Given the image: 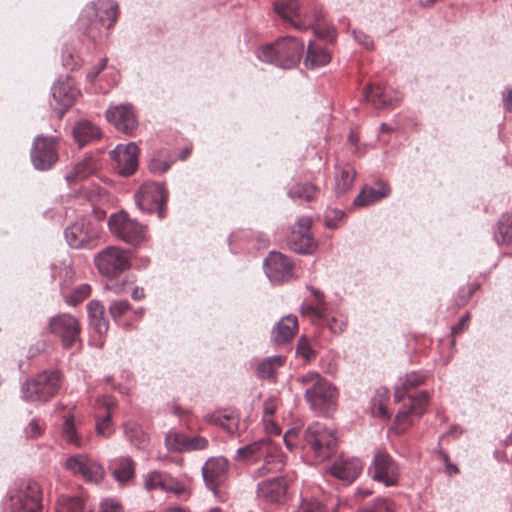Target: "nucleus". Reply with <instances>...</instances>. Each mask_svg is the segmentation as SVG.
I'll use <instances>...</instances> for the list:
<instances>
[{
    "mask_svg": "<svg viewBox=\"0 0 512 512\" xmlns=\"http://www.w3.org/2000/svg\"><path fill=\"white\" fill-rule=\"evenodd\" d=\"M119 6L108 0L102 3L101 11L94 2L87 4L79 17V27L91 40L97 41L107 37L119 17Z\"/></svg>",
    "mask_w": 512,
    "mask_h": 512,
    "instance_id": "nucleus-1",
    "label": "nucleus"
},
{
    "mask_svg": "<svg viewBox=\"0 0 512 512\" xmlns=\"http://www.w3.org/2000/svg\"><path fill=\"white\" fill-rule=\"evenodd\" d=\"M84 501L78 496L61 495L56 504V512H83Z\"/></svg>",
    "mask_w": 512,
    "mask_h": 512,
    "instance_id": "nucleus-43",
    "label": "nucleus"
},
{
    "mask_svg": "<svg viewBox=\"0 0 512 512\" xmlns=\"http://www.w3.org/2000/svg\"><path fill=\"white\" fill-rule=\"evenodd\" d=\"M305 441L318 461L330 457L337 446L335 432L319 422L312 423L307 427Z\"/></svg>",
    "mask_w": 512,
    "mask_h": 512,
    "instance_id": "nucleus-7",
    "label": "nucleus"
},
{
    "mask_svg": "<svg viewBox=\"0 0 512 512\" xmlns=\"http://www.w3.org/2000/svg\"><path fill=\"white\" fill-rule=\"evenodd\" d=\"M358 512H395L394 504L389 499H377Z\"/></svg>",
    "mask_w": 512,
    "mask_h": 512,
    "instance_id": "nucleus-50",
    "label": "nucleus"
},
{
    "mask_svg": "<svg viewBox=\"0 0 512 512\" xmlns=\"http://www.w3.org/2000/svg\"><path fill=\"white\" fill-rule=\"evenodd\" d=\"M314 33L325 40L333 41L335 39V30L333 27L317 22L313 25Z\"/></svg>",
    "mask_w": 512,
    "mask_h": 512,
    "instance_id": "nucleus-52",
    "label": "nucleus"
},
{
    "mask_svg": "<svg viewBox=\"0 0 512 512\" xmlns=\"http://www.w3.org/2000/svg\"><path fill=\"white\" fill-rule=\"evenodd\" d=\"M311 220L302 217L293 226L287 238V244L293 251L300 254H310L316 248V243L310 232Z\"/></svg>",
    "mask_w": 512,
    "mask_h": 512,
    "instance_id": "nucleus-17",
    "label": "nucleus"
},
{
    "mask_svg": "<svg viewBox=\"0 0 512 512\" xmlns=\"http://www.w3.org/2000/svg\"><path fill=\"white\" fill-rule=\"evenodd\" d=\"M503 104L506 111L512 112V87H507L503 92Z\"/></svg>",
    "mask_w": 512,
    "mask_h": 512,
    "instance_id": "nucleus-63",
    "label": "nucleus"
},
{
    "mask_svg": "<svg viewBox=\"0 0 512 512\" xmlns=\"http://www.w3.org/2000/svg\"><path fill=\"white\" fill-rule=\"evenodd\" d=\"M209 423L220 426L224 431L230 435L238 432L240 416L236 410L225 408L217 410L206 416Z\"/></svg>",
    "mask_w": 512,
    "mask_h": 512,
    "instance_id": "nucleus-27",
    "label": "nucleus"
},
{
    "mask_svg": "<svg viewBox=\"0 0 512 512\" xmlns=\"http://www.w3.org/2000/svg\"><path fill=\"white\" fill-rule=\"evenodd\" d=\"M64 298L68 305L76 306L83 302L91 294V287L89 284H81L77 286L70 294L63 291Z\"/></svg>",
    "mask_w": 512,
    "mask_h": 512,
    "instance_id": "nucleus-48",
    "label": "nucleus"
},
{
    "mask_svg": "<svg viewBox=\"0 0 512 512\" xmlns=\"http://www.w3.org/2000/svg\"><path fill=\"white\" fill-rule=\"evenodd\" d=\"M369 472L373 480L385 486H396L400 479V468L385 450L376 451Z\"/></svg>",
    "mask_w": 512,
    "mask_h": 512,
    "instance_id": "nucleus-11",
    "label": "nucleus"
},
{
    "mask_svg": "<svg viewBox=\"0 0 512 512\" xmlns=\"http://www.w3.org/2000/svg\"><path fill=\"white\" fill-rule=\"evenodd\" d=\"M106 119L117 130L126 134H131L137 126L135 114L128 105H118L109 108L106 111Z\"/></svg>",
    "mask_w": 512,
    "mask_h": 512,
    "instance_id": "nucleus-23",
    "label": "nucleus"
},
{
    "mask_svg": "<svg viewBox=\"0 0 512 512\" xmlns=\"http://www.w3.org/2000/svg\"><path fill=\"white\" fill-rule=\"evenodd\" d=\"M125 433L131 443L139 448L145 447L149 441L148 435L135 423L127 424L125 426Z\"/></svg>",
    "mask_w": 512,
    "mask_h": 512,
    "instance_id": "nucleus-47",
    "label": "nucleus"
},
{
    "mask_svg": "<svg viewBox=\"0 0 512 512\" xmlns=\"http://www.w3.org/2000/svg\"><path fill=\"white\" fill-rule=\"evenodd\" d=\"M275 12L287 23L297 29H306L310 22L302 20L301 10L297 0H283L274 4Z\"/></svg>",
    "mask_w": 512,
    "mask_h": 512,
    "instance_id": "nucleus-25",
    "label": "nucleus"
},
{
    "mask_svg": "<svg viewBox=\"0 0 512 512\" xmlns=\"http://www.w3.org/2000/svg\"><path fill=\"white\" fill-rule=\"evenodd\" d=\"M149 168L153 172L164 173L169 169V165L166 162L152 160L149 164Z\"/></svg>",
    "mask_w": 512,
    "mask_h": 512,
    "instance_id": "nucleus-62",
    "label": "nucleus"
},
{
    "mask_svg": "<svg viewBox=\"0 0 512 512\" xmlns=\"http://www.w3.org/2000/svg\"><path fill=\"white\" fill-rule=\"evenodd\" d=\"M73 136L79 146H84L90 141L100 137L99 129L91 122L83 120L76 124L73 129Z\"/></svg>",
    "mask_w": 512,
    "mask_h": 512,
    "instance_id": "nucleus-37",
    "label": "nucleus"
},
{
    "mask_svg": "<svg viewBox=\"0 0 512 512\" xmlns=\"http://www.w3.org/2000/svg\"><path fill=\"white\" fill-rule=\"evenodd\" d=\"M112 474L114 478L124 484L131 481L135 475V463L129 457H120L112 461Z\"/></svg>",
    "mask_w": 512,
    "mask_h": 512,
    "instance_id": "nucleus-36",
    "label": "nucleus"
},
{
    "mask_svg": "<svg viewBox=\"0 0 512 512\" xmlns=\"http://www.w3.org/2000/svg\"><path fill=\"white\" fill-rule=\"evenodd\" d=\"M286 483L282 478L276 477L264 480L258 484L257 495L269 502H281L286 494Z\"/></svg>",
    "mask_w": 512,
    "mask_h": 512,
    "instance_id": "nucleus-28",
    "label": "nucleus"
},
{
    "mask_svg": "<svg viewBox=\"0 0 512 512\" xmlns=\"http://www.w3.org/2000/svg\"><path fill=\"white\" fill-rule=\"evenodd\" d=\"M297 351L299 354H301L304 358L310 359L313 355V351L310 349L308 345V341L306 338L302 337L297 345Z\"/></svg>",
    "mask_w": 512,
    "mask_h": 512,
    "instance_id": "nucleus-58",
    "label": "nucleus"
},
{
    "mask_svg": "<svg viewBox=\"0 0 512 512\" xmlns=\"http://www.w3.org/2000/svg\"><path fill=\"white\" fill-rule=\"evenodd\" d=\"M266 273L273 281L284 282L293 275V263L280 252H270L265 260Z\"/></svg>",
    "mask_w": 512,
    "mask_h": 512,
    "instance_id": "nucleus-21",
    "label": "nucleus"
},
{
    "mask_svg": "<svg viewBox=\"0 0 512 512\" xmlns=\"http://www.w3.org/2000/svg\"><path fill=\"white\" fill-rule=\"evenodd\" d=\"M331 60L330 53L313 43L308 45L305 65L310 68L321 67L328 64Z\"/></svg>",
    "mask_w": 512,
    "mask_h": 512,
    "instance_id": "nucleus-40",
    "label": "nucleus"
},
{
    "mask_svg": "<svg viewBox=\"0 0 512 512\" xmlns=\"http://www.w3.org/2000/svg\"><path fill=\"white\" fill-rule=\"evenodd\" d=\"M389 401V392L386 388L377 390L376 396L373 399L371 412L375 417L387 419L390 413L387 410V403Z\"/></svg>",
    "mask_w": 512,
    "mask_h": 512,
    "instance_id": "nucleus-41",
    "label": "nucleus"
},
{
    "mask_svg": "<svg viewBox=\"0 0 512 512\" xmlns=\"http://www.w3.org/2000/svg\"><path fill=\"white\" fill-rule=\"evenodd\" d=\"M105 66L106 59H102L101 62L87 74L88 80L93 82L95 78L100 74V72L105 68Z\"/></svg>",
    "mask_w": 512,
    "mask_h": 512,
    "instance_id": "nucleus-64",
    "label": "nucleus"
},
{
    "mask_svg": "<svg viewBox=\"0 0 512 512\" xmlns=\"http://www.w3.org/2000/svg\"><path fill=\"white\" fill-rule=\"evenodd\" d=\"M62 381L59 370L43 371L23 384V398L31 402H46L58 393Z\"/></svg>",
    "mask_w": 512,
    "mask_h": 512,
    "instance_id": "nucleus-6",
    "label": "nucleus"
},
{
    "mask_svg": "<svg viewBox=\"0 0 512 512\" xmlns=\"http://www.w3.org/2000/svg\"><path fill=\"white\" fill-rule=\"evenodd\" d=\"M318 188L310 183L295 184L289 191V196L293 199H301L307 202L314 200Z\"/></svg>",
    "mask_w": 512,
    "mask_h": 512,
    "instance_id": "nucleus-44",
    "label": "nucleus"
},
{
    "mask_svg": "<svg viewBox=\"0 0 512 512\" xmlns=\"http://www.w3.org/2000/svg\"><path fill=\"white\" fill-rule=\"evenodd\" d=\"M62 435L67 442L77 447L82 446V439L77 434L76 427L74 424V416L72 414H69L64 418Z\"/></svg>",
    "mask_w": 512,
    "mask_h": 512,
    "instance_id": "nucleus-46",
    "label": "nucleus"
},
{
    "mask_svg": "<svg viewBox=\"0 0 512 512\" xmlns=\"http://www.w3.org/2000/svg\"><path fill=\"white\" fill-rule=\"evenodd\" d=\"M90 325L99 334L104 335L109 329V321L105 316V308L98 300H92L87 305Z\"/></svg>",
    "mask_w": 512,
    "mask_h": 512,
    "instance_id": "nucleus-33",
    "label": "nucleus"
},
{
    "mask_svg": "<svg viewBox=\"0 0 512 512\" xmlns=\"http://www.w3.org/2000/svg\"><path fill=\"white\" fill-rule=\"evenodd\" d=\"M469 321H470V315L467 313L460 319V321L457 325L452 327V337H453L452 344L453 345L455 344V337L457 335L461 334L463 331H465L468 328Z\"/></svg>",
    "mask_w": 512,
    "mask_h": 512,
    "instance_id": "nucleus-57",
    "label": "nucleus"
},
{
    "mask_svg": "<svg viewBox=\"0 0 512 512\" xmlns=\"http://www.w3.org/2000/svg\"><path fill=\"white\" fill-rule=\"evenodd\" d=\"M165 446L176 452L204 450L208 447V440L202 436L190 438L183 433L170 431L165 437Z\"/></svg>",
    "mask_w": 512,
    "mask_h": 512,
    "instance_id": "nucleus-22",
    "label": "nucleus"
},
{
    "mask_svg": "<svg viewBox=\"0 0 512 512\" xmlns=\"http://www.w3.org/2000/svg\"><path fill=\"white\" fill-rule=\"evenodd\" d=\"M390 187L384 182L376 183L375 187L365 186L354 200V205L366 207L372 205L390 194Z\"/></svg>",
    "mask_w": 512,
    "mask_h": 512,
    "instance_id": "nucleus-30",
    "label": "nucleus"
},
{
    "mask_svg": "<svg viewBox=\"0 0 512 512\" xmlns=\"http://www.w3.org/2000/svg\"><path fill=\"white\" fill-rule=\"evenodd\" d=\"M354 38L367 49H370L373 46L371 38L361 31H355Z\"/></svg>",
    "mask_w": 512,
    "mask_h": 512,
    "instance_id": "nucleus-59",
    "label": "nucleus"
},
{
    "mask_svg": "<svg viewBox=\"0 0 512 512\" xmlns=\"http://www.w3.org/2000/svg\"><path fill=\"white\" fill-rule=\"evenodd\" d=\"M108 225L113 235L130 245L138 246L146 240L145 227L124 211L111 215Z\"/></svg>",
    "mask_w": 512,
    "mask_h": 512,
    "instance_id": "nucleus-9",
    "label": "nucleus"
},
{
    "mask_svg": "<svg viewBox=\"0 0 512 512\" xmlns=\"http://www.w3.org/2000/svg\"><path fill=\"white\" fill-rule=\"evenodd\" d=\"M58 141L55 137L38 136L31 149V161L38 170H48L58 161Z\"/></svg>",
    "mask_w": 512,
    "mask_h": 512,
    "instance_id": "nucleus-14",
    "label": "nucleus"
},
{
    "mask_svg": "<svg viewBox=\"0 0 512 512\" xmlns=\"http://www.w3.org/2000/svg\"><path fill=\"white\" fill-rule=\"evenodd\" d=\"M312 293L314 299L305 300L301 305L302 317L309 319L317 326L327 327L334 334L343 332L347 325L346 317L339 312L330 311L320 291L312 289Z\"/></svg>",
    "mask_w": 512,
    "mask_h": 512,
    "instance_id": "nucleus-4",
    "label": "nucleus"
},
{
    "mask_svg": "<svg viewBox=\"0 0 512 512\" xmlns=\"http://www.w3.org/2000/svg\"><path fill=\"white\" fill-rule=\"evenodd\" d=\"M495 239L499 244H512V215L503 216L499 220Z\"/></svg>",
    "mask_w": 512,
    "mask_h": 512,
    "instance_id": "nucleus-45",
    "label": "nucleus"
},
{
    "mask_svg": "<svg viewBox=\"0 0 512 512\" xmlns=\"http://www.w3.org/2000/svg\"><path fill=\"white\" fill-rule=\"evenodd\" d=\"M98 169V163L93 157H86L75 164L73 170L66 175L68 183H76L93 175Z\"/></svg>",
    "mask_w": 512,
    "mask_h": 512,
    "instance_id": "nucleus-35",
    "label": "nucleus"
},
{
    "mask_svg": "<svg viewBox=\"0 0 512 512\" xmlns=\"http://www.w3.org/2000/svg\"><path fill=\"white\" fill-rule=\"evenodd\" d=\"M424 380L425 377L417 372H411L400 378L395 388V400L401 401L410 390L422 385Z\"/></svg>",
    "mask_w": 512,
    "mask_h": 512,
    "instance_id": "nucleus-38",
    "label": "nucleus"
},
{
    "mask_svg": "<svg viewBox=\"0 0 512 512\" xmlns=\"http://www.w3.org/2000/svg\"><path fill=\"white\" fill-rule=\"evenodd\" d=\"M280 403L281 401L277 396L267 398L263 403V418L267 419V417H273Z\"/></svg>",
    "mask_w": 512,
    "mask_h": 512,
    "instance_id": "nucleus-53",
    "label": "nucleus"
},
{
    "mask_svg": "<svg viewBox=\"0 0 512 512\" xmlns=\"http://www.w3.org/2000/svg\"><path fill=\"white\" fill-rule=\"evenodd\" d=\"M263 423L265 425V429L270 434H280V428L277 426L276 422L273 420V417H267V419L263 418Z\"/></svg>",
    "mask_w": 512,
    "mask_h": 512,
    "instance_id": "nucleus-61",
    "label": "nucleus"
},
{
    "mask_svg": "<svg viewBox=\"0 0 512 512\" xmlns=\"http://www.w3.org/2000/svg\"><path fill=\"white\" fill-rule=\"evenodd\" d=\"M129 309L130 304L127 300H118L110 304L109 313L115 321H118Z\"/></svg>",
    "mask_w": 512,
    "mask_h": 512,
    "instance_id": "nucleus-51",
    "label": "nucleus"
},
{
    "mask_svg": "<svg viewBox=\"0 0 512 512\" xmlns=\"http://www.w3.org/2000/svg\"><path fill=\"white\" fill-rule=\"evenodd\" d=\"M100 512H123L119 502L113 499H105L100 504Z\"/></svg>",
    "mask_w": 512,
    "mask_h": 512,
    "instance_id": "nucleus-56",
    "label": "nucleus"
},
{
    "mask_svg": "<svg viewBox=\"0 0 512 512\" xmlns=\"http://www.w3.org/2000/svg\"><path fill=\"white\" fill-rule=\"evenodd\" d=\"M166 474L153 471L149 473L144 479V486L147 490L152 491L156 489L163 490L165 485Z\"/></svg>",
    "mask_w": 512,
    "mask_h": 512,
    "instance_id": "nucleus-49",
    "label": "nucleus"
},
{
    "mask_svg": "<svg viewBox=\"0 0 512 512\" xmlns=\"http://www.w3.org/2000/svg\"><path fill=\"white\" fill-rule=\"evenodd\" d=\"M112 158L116 162V169L123 176H130L138 168L139 148L135 143L118 145L112 152Z\"/></svg>",
    "mask_w": 512,
    "mask_h": 512,
    "instance_id": "nucleus-19",
    "label": "nucleus"
},
{
    "mask_svg": "<svg viewBox=\"0 0 512 512\" xmlns=\"http://www.w3.org/2000/svg\"><path fill=\"white\" fill-rule=\"evenodd\" d=\"M79 95V90L75 87L73 80L70 78L57 81L52 87L53 100L57 103V108L62 111L69 109Z\"/></svg>",
    "mask_w": 512,
    "mask_h": 512,
    "instance_id": "nucleus-24",
    "label": "nucleus"
},
{
    "mask_svg": "<svg viewBox=\"0 0 512 512\" xmlns=\"http://www.w3.org/2000/svg\"><path fill=\"white\" fill-rule=\"evenodd\" d=\"M12 506L21 512H40L42 510V492L38 483L29 481L17 489L10 497Z\"/></svg>",
    "mask_w": 512,
    "mask_h": 512,
    "instance_id": "nucleus-15",
    "label": "nucleus"
},
{
    "mask_svg": "<svg viewBox=\"0 0 512 512\" xmlns=\"http://www.w3.org/2000/svg\"><path fill=\"white\" fill-rule=\"evenodd\" d=\"M298 331V320L294 315L283 317L272 331V339L277 345L292 341Z\"/></svg>",
    "mask_w": 512,
    "mask_h": 512,
    "instance_id": "nucleus-31",
    "label": "nucleus"
},
{
    "mask_svg": "<svg viewBox=\"0 0 512 512\" xmlns=\"http://www.w3.org/2000/svg\"><path fill=\"white\" fill-rule=\"evenodd\" d=\"M65 468L74 475L81 476L85 481L98 483L104 478L103 467L83 454L69 457L65 461Z\"/></svg>",
    "mask_w": 512,
    "mask_h": 512,
    "instance_id": "nucleus-16",
    "label": "nucleus"
},
{
    "mask_svg": "<svg viewBox=\"0 0 512 512\" xmlns=\"http://www.w3.org/2000/svg\"><path fill=\"white\" fill-rule=\"evenodd\" d=\"M94 264L101 275L113 279L130 268V255L123 248L109 246L95 255Z\"/></svg>",
    "mask_w": 512,
    "mask_h": 512,
    "instance_id": "nucleus-8",
    "label": "nucleus"
},
{
    "mask_svg": "<svg viewBox=\"0 0 512 512\" xmlns=\"http://www.w3.org/2000/svg\"><path fill=\"white\" fill-rule=\"evenodd\" d=\"M43 431V426L36 419L31 420L25 429L26 436L31 439L38 438L42 435Z\"/></svg>",
    "mask_w": 512,
    "mask_h": 512,
    "instance_id": "nucleus-55",
    "label": "nucleus"
},
{
    "mask_svg": "<svg viewBox=\"0 0 512 512\" xmlns=\"http://www.w3.org/2000/svg\"><path fill=\"white\" fill-rule=\"evenodd\" d=\"M138 207L146 212H157L158 217L166 216L168 191L162 183L146 182L135 195Z\"/></svg>",
    "mask_w": 512,
    "mask_h": 512,
    "instance_id": "nucleus-10",
    "label": "nucleus"
},
{
    "mask_svg": "<svg viewBox=\"0 0 512 512\" xmlns=\"http://www.w3.org/2000/svg\"><path fill=\"white\" fill-rule=\"evenodd\" d=\"M49 330L52 334L60 337L65 349H70L81 342V325L78 319L70 314H61L51 318Z\"/></svg>",
    "mask_w": 512,
    "mask_h": 512,
    "instance_id": "nucleus-12",
    "label": "nucleus"
},
{
    "mask_svg": "<svg viewBox=\"0 0 512 512\" xmlns=\"http://www.w3.org/2000/svg\"><path fill=\"white\" fill-rule=\"evenodd\" d=\"M297 382L306 386L305 398L314 410L328 414L335 409L338 392L320 374L307 372L298 376Z\"/></svg>",
    "mask_w": 512,
    "mask_h": 512,
    "instance_id": "nucleus-2",
    "label": "nucleus"
},
{
    "mask_svg": "<svg viewBox=\"0 0 512 512\" xmlns=\"http://www.w3.org/2000/svg\"><path fill=\"white\" fill-rule=\"evenodd\" d=\"M356 172L348 163L338 164L335 168V193L337 196L345 194L353 186Z\"/></svg>",
    "mask_w": 512,
    "mask_h": 512,
    "instance_id": "nucleus-32",
    "label": "nucleus"
},
{
    "mask_svg": "<svg viewBox=\"0 0 512 512\" xmlns=\"http://www.w3.org/2000/svg\"><path fill=\"white\" fill-rule=\"evenodd\" d=\"M428 400L427 392L410 397L409 408L399 411L395 418L394 429L398 434L404 433L413 424L414 417H420L424 413Z\"/></svg>",
    "mask_w": 512,
    "mask_h": 512,
    "instance_id": "nucleus-18",
    "label": "nucleus"
},
{
    "mask_svg": "<svg viewBox=\"0 0 512 512\" xmlns=\"http://www.w3.org/2000/svg\"><path fill=\"white\" fill-rule=\"evenodd\" d=\"M229 471V462L224 457L209 458L203 468L202 475L207 487L216 492L217 488L226 480Z\"/></svg>",
    "mask_w": 512,
    "mask_h": 512,
    "instance_id": "nucleus-20",
    "label": "nucleus"
},
{
    "mask_svg": "<svg viewBox=\"0 0 512 512\" xmlns=\"http://www.w3.org/2000/svg\"><path fill=\"white\" fill-rule=\"evenodd\" d=\"M115 404L113 401H108L105 403V414L100 417H97L96 422V431L99 436L109 437L113 433V427L111 422V410L114 408Z\"/></svg>",
    "mask_w": 512,
    "mask_h": 512,
    "instance_id": "nucleus-42",
    "label": "nucleus"
},
{
    "mask_svg": "<svg viewBox=\"0 0 512 512\" xmlns=\"http://www.w3.org/2000/svg\"><path fill=\"white\" fill-rule=\"evenodd\" d=\"M304 44L294 37H284L258 49L257 57L281 68L294 67L300 60Z\"/></svg>",
    "mask_w": 512,
    "mask_h": 512,
    "instance_id": "nucleus-5",
    "label": "nucleus"
},
{
    "mask_svg": "<svg viewBox=\"0 0 512 512\" xmlns=\"http://www.w3.org/2000/svg\"><path fill=\"white\" fill-rule=\"evenodd\" d=\"M328 500L332 502V499H328L325 495L319 498L309 490H304L301 504L295 512H329ZM331 504L334 506V503Z\"/></svg>",
    "mask_w": 512,
    "mask_h": 512,
    "instance_id": "nucleus-34",
    "label": "nucleus"
},
{
    "mask_svg": "<svg viewBox=\"0 0 512 512\" xmlns=\"http://www.w3.org/2000/svg\"><path fill=\"white\" fill-rule=\"evenodd\" d=\"M284 365V358L281 356L269 357L261 361L256 372L259 378L276 381L277 370Z\"/></svg>",
    "mask_w": 512,
    "mask_h": 512,
    "instance_id": "nucleus-39",
    "label": "nucleus"
},
{
    "mask_svg": "<svg viewBox=\"0 0 512 512\" xmlns=\"http://www.w3.org/2000/svg\"><path fill=\"white\" fill-rule=\"evenodd\" d=\"M364 95L365 99L378 109L393 106L394 102L401 99L398 94L392 97L390 95V89L380 84L368 86L364 91Z\"/></svg>",
    "mask_w": 512,
    "mask_h": 512,
    "instance_id": "nucleus-29",
    "label": "nucleus"
},
{
    "mask_svg": "<svg viewBox=\"0 0 512 512\" xmlns=\"http://www.w3.org/2000/svg\"><path fill=\"white\" fill-rule=\"evenodd\" d=\"M98 237V226L86 219L76 221L65 230L67 243L75 249L95 247Z\"/></svg>",
    "mask_w": 512,
    "mask_h": 512,
    "instance_id": "nucleus-13",
    "label": "nucleus"
},
{
    "mask_svg": "<svg viewBox=\"0 0 512 512\" xmlns=\"http://www.w3.org/2000/svg\"><path fill=\"white\" fill-rule=\"evenodd\" d=\"M444 463H445V467H446V473L449 475V476H453V475H456L459 473V468L450 462V459L448 457V455L446 453H441L440 454Z\"/></svg>",
    "mask_w": 512,
    "mask_h": 512,
    "instance_id": "nucleus-60",
    "label": "nucleus"
},
{
    "mask_svg": "<svg viewBox=\"0 0 512 512\" xmlns=\"http://www.w3.org/2000/svg\"><path fill=\"white\" fill-rule=\"evenodd\" d=\"M362 468V462L358 458H340L334 462L330 471L334 477L342 481L352 482L359 476Z\"/></svg>",
    "mask_w": 512,
    "mask_h": 512,
    "instance_id": "nucleus-26",
    "label": "nucleus"
},
{
    "mask_svg": "<svg viewBox=\"0 0 512 512\" xmlns=\"http://www.w3.org/2000/svg\"><path fill=\"white\" fill-rule=\"evenodd\" d=\"M237 456L246 461H258L263 458V466L255 471L258 477L269 472L281 471L285 465L284 455L280 449L267 439H261L239 448Z\"/></svg>",
    "mask_w": 512,
    "mask_h": 512,
    "instance_id": "nucleus-3",
    "label": "nucleus"
},
{
    "mask_svg": "<svg viewBox=\"0 0 512 512\" xmlns=\"http://www.w3.org/2000/svg\"><path fill=\"white\" fill-rule=\"evenodd\" d=\"M163 490L171 491L177 495H184L187 493V489L182 483L169 477L168 475H166L165 485L163 487Z\"/></svg>",
    "mask_w": 512,
    "mask_h": 512,
    "instance_id": "nucleus-54",
    "label": "nucleus"
}]
</instances>
